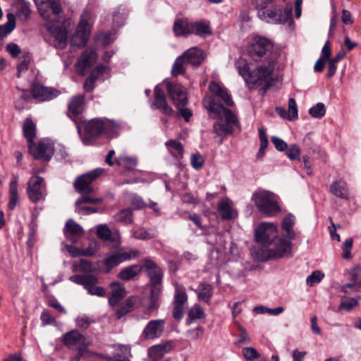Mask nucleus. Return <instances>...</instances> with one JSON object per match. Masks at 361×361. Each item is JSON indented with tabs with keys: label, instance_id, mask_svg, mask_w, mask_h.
<instances>
[{
	"label": "nucleus",
	"instance_id": "1",
	"mask_svg": "<svg viewBox=\"0 0 361 361\" xmlns=\"http://www.w3.org/2000/svg\"><path fill=\"white\" fill-rule=\"evenodd\" d=\"M273 44L267 38L255 37L247 48L249 56L255 61L264 63L251 71L246 61L239 59L235 62V67L239 74L246 82L253 85L270 86L272 80L271 74L276 67V54L273 53Z\"/></svg>",
	"mask_w": 361,
	"mask_h": 361
},
{
	"label": "nucleus",
	"instance_id": "2",
	"mask_svg": "<svg viewBox=\"0 0 361 361\" xmlns=\"http://www.w3.org/2000/svg\"><path fill=\"white\" fill-rule=\"evenodd\" d=\"M255 238L258 243L252 249V254L255 259L260 262L269 259H276L283 257H270L262 259L263 255H269L270 251L276 252L279 245L278 231L276 226L273 223H262L255 229Z\"/></svg>",
	"mask_w": 361,
	"mask_h": 361
},
{
	"label": "nucleus",
	"instance_id": "3",
	"mask_svg": "<svg viewBox=\"0 0 361 361\" xmlns=\"http://www.w3.org/2000/svg\"><path fill=\"white\" fill-rule=\"evenodd\" d=\"M205 108L210 112H213L220 119L214 123V131L218 135L231 134L235 129L240 128V123L236 115L231 110L224 107L221 104L216 103L213 99H204L203 100Z\"/></svg>",
	"mask_w": 361,
	"mask_h": 361
},
{
	"label": "nucleus",
	"instance_id": "4",
	"mask_svg": "<svg viewBox=\"0 0 361 361\" xmlns=\"http://www.w3.org/2000/svg\"><path fill=\"white\" fill-rule=\"evenodd\" d=\"M49 7L53 17L42 13V17L47 20L45 27L47 31L54 37V47L63 49L67 46L68 30L65 24L61 20L62 9L59 0H49Z\"/></svg>",
	"mask_w": 361,
	"mask_h": 361
},
{
	"label": "nucleus",
	"instance_id": "5",
	"mask_svg": "<svg viewBox=\"0 0 361 361\" xmlns=\"http://www.w3.org/2000/svg\"><path fill=\"white\" fill-rule=\"evenodd\" d=\"M104 171L103 169L97 168L76 178L74 182V188L82 195L75 202L77 207L84 203L99 204L102 202L103 199L102 197L94 195V188L92 183L101 176Z\"/></svg>",
	"mask_w": 361,
	"mask_h": 361
},
{
	"label": "nucleus",
	"instance_id": "6",
	"mask_svg": "<svg viewBox=\"0 0 361 361\" xmlns=\"http://www.w3.org/2000/svg\"><path fill=\"white\" fill-rule=\"evenodd\" d=\"M295 224V216L293 214H288L283 220L281 227L283 234L279 238V245L276 252L270 251L269 255H263L262 259H267L270 257H285L289 255L292 250V240L295 236L293 230Z\"/></svg>",
	"mask_w": 361,
	"mask_h": 361
},
{
	"label": "nucleus",
	"instance_id": "7",
	"mask_svg": "<svg viewBox=\"0 0 361 361\" xmlns=\"http://www.w3.org/2000/svg\"><path fill=\"white\" fill-rule=\"evenodd\" d=\"M277 199L275 194L264 190H257L252 196L259 212L267 216H274L281 211Z\"/></svg>",
	"mask_w": 361,
	"mask_h": 361
},
{
	"label": "nucleus",
	"instance_id": "8",
	"mask_svg": "<svg viewBox=\"0 0 361 361\" xmlns=\"http://www.w3.org/2000/svg\"><path fill=\"white\" fill-rule=\"evenodd\" d=\"M269 4L264 5L262 8H255L257 11V16L262 20L269 23L283 24L292 21V5L287 4L284 9H277L276 7H269Z\"/></svg>",
	"mask_w": 361,
	"mask_h": 361
},
{
	"label": "nucleus",
	"instance_id": "9",
	"mask_svg": "<svg viewBox=\"0 0 361 361\" xmlns=\"http://www.w3.org/2000/svg\"><path fill=\"white\" fill-rule=\"evenodd\" d=\"M139 255L140 252L137 250L125 251L121 249L114 252L107 253L104 255L103 260L102 271L106 274L109 273L114 267L118 266L121 263L137 258Z\"/></svg>",
	"mask_w": 361,
	"mask_h": 361
},
{
	"label": "nucleus",
	"instance_id": "10",
	"mask_svg": "<svg viewBox=\"0 0 361 361\" xmlns=\"http://www.w3.org/2000/svg\"><path fill=\"white\" fill-rule=\"evenodd\" d=\"M27 146L29 153L37 160L49 161L54 152V144L49 138H42L37 142L34 141Z\"/></svg>",
	"mask_w": 361,
	"mask_h": 361
},
{
	"label": "nucleus",
	"instance_id": "11",
	"mask_svg": "<svg viewBox=\"0 0 361 361\" xmlns=\"http://www.w3.org/2000/svg\"><path fill=\"white\" fill-rule=\"evenodd\" d=\"M111 125L109 120L93 118L85 124V133L82 142L86 145H92L93 140L100 136L104 131H107Z\"/></svg>",
	"mask_w": 361,
	"mask_h": 361
},
{
	"label": "nucleus",
	"instance_id": "12",
	"mask_svg": "<svg viewBox=\"0 0 361 361\" xmlns=\"http://www.w3.org/2000/svg\"><path fill=\"white\" fill-rule=\"evenodd\" d=\"M90 21L91 13L88 11H85L81 15L76 32L71 39L72 45L75 47L86 45L91 33Z\"/></svg>",
	"mask_w": 361,
	"mask_h": 361
},
{
	"label": "nucleus",
	"instance_id": "13",
	"mask_svg": "<svg viewBox=\"0 0 361 361\" xmlns=\"http://www.w3.org/2000/svg\"><path fill=\"white\" fill-rule=\"evenodd\" d=\"M69 280L78 285L82 286L87 293L92 295L104 297L106 294L104 288L96 286L98 279L92 275H74L71 276Z\"/></svg>",
	"mask_w": 361,
	"mask_h": 361
},
{
	"label": "nucleus",
	"instance_id": "14",
	"mask_svg": "<svg viewBox=\"0 0 361 361\" xmlns=\"http://www.w3.org/2000/svg\"><path fill=\"white\" fill-rule=\"evenodd\" d=\"M45 183L43 178L39 176H32L27 183V195L32 202H37L45 197Z\"/></svg>",
	"mask_w": 361,
	"mask_h": 361
},
{
	"label": "nucleus",
	"instance_id": "15",
	"mask_svg": "<svg viewBox=\"0 0 361 361\" xmlns=\"http://www.w3.org/2000/svg\"><path fill=\"white\" fill-rule=\"evenodd\" d=\"M141 267L149 278V286H162L163 271L150 258L141 261Z\"/></svg>",
	"mask_w": 361,
	"mask_h": 361
},
{
	"label": "nucleus",
	"instance_id": "16",
	"mask_svg": "<svg viewBox=\"0 0 361 361\" xmlns=\"http://www.w3.org/2000/svg\"><path fill=\"white\" fill-rule=\"evenodd\" d=\"M166 322L164 319H152L150 320L142 332V336L145 340H154L160 338L164 331Z\"/></svg>",
	"mask_w": 361,
	"mask_h": 361
},
{
	"label": "nucleus",
	"instance_id": "17",
	"mask_svg": "<svg viewBox=\"0 0 361 361\" xmlns=\"http://www.w3.org/2000/svg\"><path fill=\"white\" fill-rule=\"evenodd\" d=\"M166 85L168 93L176 107L187 105L188 98L186 91L181 85L167 82Z\"/></svg>",
	"mask_w": 361,
	"mask_h": 361
},
{
	"label": "nucleus",
	"instance_id": "18",
	"mask_svg": "<svg viewBox=\"0 0 361 361\" xmlns=\"http://www.w3.org/2000/svg\"><path fill=\"white\" fill-rule=\"evenodd\" d=\"M350 276V283L343 285L341 288V291L349 294L351 292L358 290L361 287V267L356 265L348 270Z\"/></svg>",
	"mask_w": 361,
	"mask_h": 361
},
{
	"label": "nucleus",
	"instance_id": "19",
	"mask_svg": "<svg viewBox=\"0 0 361 361\" xmlns=\"http://www.w3.org/2000/svg\"><path fill=\"white\" fill-rule=\"evenodd\" d=\"M188 300V296L185 288L181 285H176V291L173 301V317L176 319H180L182 317L184 304Z\"/></svg>",
	"mask_w": 361,
	"mask_h": 361
},
{
	"label": "nucleus",
	"instance_id": "20",
	"mask_svg": "<svg viewBox=\"0 0 361 361\" xmlns=\"http://www.w3.org/2000/svg\"><path fill=\"white\" fill-rule=\"evenodd\" d=\"M63 233L68 240L75 244L83 236L84 230L80 224L70 219L66 222Z\"/></svg>",
	"mask_w": 361,
	"mask_h": 361
},
{
	"label": "nucleus",
	"instance_id": "21",
	"mask_svg": "<svg viewBox=\"0 0 361 361\" xmlns=\"http://www.w3.org/2000/svg\"><path fill=\"white\" fill-rule=\"evenodd\" d=\"M150 293L148 298H145L142 306L148 312L157 310L159 307V300L161 295L162 286H149Z\"/></svg>",
	"mask_w": 361,
	"mask_h": 361
},
{
	"label": "nucleus",
	"instance_id": "22",
	"mask_svg": "<svg viewBox=\"0 0 361 361\" xmlns=\"http://www.w3.org/2000/svg\"><path fill=\"white\" fill-rule=\"evenodd\" d=\"M152 107L160 110L162 114L167 116L171 115L173 111L166 102L164 91L159 86L154 88V101Z\"/></svg>",
	"mask_w": 361,
	"mask_h": 361
},
{
	"label": "nucleus",
	"instance_id": "23",
	"mask_svg": "<svg viewBox=\"0 0 361 361\" xmlns=\"http://www.w3.org/2000/svg\"><path fill=\"white\" fill-rule=\"evenodd\" d=\"M59 94V92L56 90L39 84L34 85L32 88V97L42 102L52 99L56 97Z\"/></svg>",
	"mask_w": 361,
	"mask_h": 361
},
{
	"label": "nucleus",
	"instance_id": "24",
	"mask_svg": "<svg viewBox=\"0 0 361 361\" xmlns=\"http://www.w3.org/2000/svg\"><path fill=\"white\" fill-rule=\"evenodd\" d=\"M97 54L95 50L87 49L80 57L76 67L80 74L84 75L86 68L92 66L96 61Z\"/></svg>",
	"mask_w": 361,
	"mask_h": 361
},
{
	"label": "nucleus",
	"instance_id": "25",
	"mask_svg": "<svg viewBox=\"0 0 361 361\" xmlns=\"http://www.w3.org/2000/svg\"><path fill=\"white\" fill-rule=\"evenodd\" d=\"M218 211L224 220H230L236 216L233 202L228 197L222 198L218 204Z\"/></svg>",
	"mask_w": 361,
	"mask_h": 361
},
{
	"label": "nucleus",
	"instance_id": "26",
	"mask_svg": "<svg viewBox=\"0 0 361 361\" xmlns=\"http://www.w3.org/2000/svg\"><path fill=\"white\" fill-rule=\"evenodd\" d=\"M111 294L109 298V303L111 306H116L125 297L126 294L124 286L118 282L111 283Z\"/></svg>",
	"mask_w": 361,
	"mask_h": 361
},
{
	"label": "nucleus",
	"instance_id": "27",
	"mask_svg": "<svg viewBox=\"0 0 361 361\" xmlns=\"http://www.w3.org/2000/svg\"><path fill=\"white\" fill-rule=\"evenodd\" d=\"M182 56L187 63H190L192 66L200 65L204 59L203 51L196 47L185 51Z\"/></svg>",
	"mask_w": 361,
	"mask_h": 361
},
{
	"label": "nucleus",
	"instance_id": "28",
	"mask_svg": "<svg viewBox=\"0 0 361 361\" xmlns=\"http://www.w3.org/2000/svg\"><path fill=\"white\" fill-rule=\"evenodd\" d=\"M84 341V336L78 331L72 330L63 335L62 341L68 348L80 344Z\"/></svg>",
	"mask_w": 361,
	"mask_h": 361
},
{
	"label": "nucleus",
	"instance_id": "29",
	"mask_svg": "<svg viewBox=\"0 0 361 361\" xmlns=\"http://www.w3.org/2000/svg\"><path fill=\"white\" fill-rule=\"evenodd\" d=\"M194 291L197 293L200 301L209 304L213 295L214 288L209 283H201Z\"/></svg>",
	"mask_w": 361,
	"mask_h": 361
},
{
	"label": "nucleus",
	"instance_id": "30",
	"mask_svg": "<svg viewBox=\"0 0 361 361\" xmlns=\"http://www.w3.org/2000/svg\"><path fill=\"white\" fill-rule=\"evenodd\" d=\"M209 88L212 92L220 98L227 106H233V102L226 89L221 87L218 83L212 82Z\"/></svg>",
	"mask_w": 361,
	"mask_h": 361
},
{
	"label": "nucleus",
	"instance_id": "31",
	"mask_svg": "<svg viewBox=\"0 0 361 361\" xmlns=\"http://www.w3.org/2000/svg\"><path fill=\"white\" fill-rule=\"evenodd\" d=\"M173 32L176 36H185L192 32L191 22L187 19H178L173 24Z\"/></svg>",
	"mask_w": 361,
	"mask_h": 361
},
{
	"label": "nucleus",
	"instance_id": "32",
	"mask_svg": "<svg viewBox=\"0 0 361 361\" xmlns=\"http://www.w3.org/2000/svg\"><path fill=\"white\" fill-rule=\"evenodd\" d=\"M191 28L192 30L191 34H195L201 37H206L212 33L209 24L202 20L191 22Z\"/></svg>",
	"mask_w": 361,
	"mask_h": 361
},
{
	"label": "nucleus",
	"instance_id": "33",
	"mask_svg": "<svg viewBox=\"0 0 361 361\" xmlns=\"http://www.w3.org/2000/svg\"><path fill=\"white\" fill-rule=\"evenodd\" d=\"M23 133L27 141V145L34 142L36 136V125L30 118H27L23 121Z\"/></svg>",
	"mask_w": 361,
	"mask_h": 361
},
{
	"label": "nucleus",
	"instance_id": "34",
	"mask_svg": "<svg viewBox=\"0 0 361 361\" xmlns=\"http://www.w3.org/2000/svg\"><path fill=\"white\" fill-rule=\"evenodd\" d=\"M141 264H133L125 267L118 274V278L123 281H130L134 279L142 270Z\"/></svg>",
	"mask_w": 361,
	"mask_h": 361
},
{
	"label": "nucleus",
	"instance_id": "35",
	"mask_svg": "<svg viewBox=\"0 0 361 361\" xmlns=\"http://www.w3.org/2000/svg\"><path fill=\"white\" fill-rule=\"evenodd\" d=\"M137 301L136 297L128 298L125 302L123 303L116 310V316L118 319L125 316L126 314L132 312L134 310L135 305Z\"/></svg>",
	"mask_w": 361,
	"mask_h": 361
},
{
	"label": "nucleus",
	"instance_id": "36",
	"mask_svg": "<svg viewBox=\"0 0 361 361\" xmlns=\"http://www.w3.org/2000/svg\"><path fill=\"white\" fill-rule=\"evenodd\" d=\"M330 192L335 196L342 199H348L349 197L346 183L341 180L334 182L330 185Z\"/></svg>",
	"mask_w": 361,
	"mask_h": 361
},
{
	"label": "nucleus",
	"instance_id": "37",
	"mask_svg": "<svg viewBox=\"0 0 361 361\" xmlns=\"http://www.w3.org/2000/svg\"><path fill=\"white\" fill-rule=\"evenodd\" d=\"M18 201V178L13 177L9 184V202L8 207L10 210H13Z\"/></svg>",
	"mask_w": 361,
	"mask_h": 361
},
{
	"label": "nucleus",
	"instance_id": "38",
	"mask_svg": "<svg viewBox=\"0 0 361 361\" xmlns=\"http://www.w3.org/2000/svg\"><path fill=\"white\" fill-rule=\"evenodd\" d=\"M166 147L168 148L170 154L176 159H181L183 157V146L178 140H169L165 143Z\"/></svg>",
	"mask_w": 361,
	"mask_h": 361
},
{
	"label": "nucleus",
	"instance_id": "39",
	"mask_svg": "<svg viewBox=\"0 0 361 361\" xmlns=\"http://www.w3.org/2000/svg\"><path fill=\"white\" fill-rule=\"evenodd\" d=\"M84 95L80 94L72 97L68 104V110L73 115L81 114L84 108Z\"/></svg>",
	"mask_w": 361,
	"mask_h": 361
},
{
	"label": "nucleus",
	"instance_id": "40",
	"mask_svg": "<svg viewBox=\"0 0 361 361\" xmlns=\"http://www.w3.org/2000/svg\"><path fill=\"white\" fill-rule=\"evenodd\" d=\"M116 163L128 171H133L137 164V159L133 157L119 156L116 159Z\"/></svg>",
	"mask_w": 361,
	"mask_h": 361
},
{
	"label": "nucleus",
	"instance_id": "41",
	"mask_svg": "<svg viewBox=\"0 0 361 361\" xmlns=\"http://www.w3.org/2000/svg\"><path fill=\"white\" fill-rule=\"evenodd\" d=\"M114 218L118 222L128 224L133 221V212L130 209H124L118 212Z\"/></svg>",
	"mask_w": 361,
	"mask_h": 361
},
{
	"label": "nucleus",
	"instance_id": "42",
	"mask_svg": "<svg viewBox=\"0 0 361 361\" xmlns=\"http://www.w3.org/2000/svg\"><path fill=\"white\" fill-rule=\"evenodd\" d=\"M253 311L256 314H269L271 315H279L283 312L284 308L283 307H277L276 308H269L265 306H257L255 307Z\"/></svg>",
	"mask_w": 361,
	"mask_h": 361
},
{
	"label": "nucleus",
	"instance_id": "43",
	"mask_svg": "<svg viewBox=\"0 0 361 361\" xmlns=\"http://www.w3.org/2000/svg\"><path fill=\"white\" fill-rule=\"evenodd\" d=\"M187 62L184 59L183 56L181 55L178 56L172 67L171 73L174 76H177L178 75L183 74L185 70V64Z\"/></svg>",
	"mask_w": 361,
	"mask_h": 361
},
{
	"label": "nucleus",
	"instance_id": "44",
	"mask_svg": "<svg viewBox=\"0 0 361 361\" xmlns=\"http://www.w3.org/2000/svg\"><path fill=\"white\" fill-rule=\"evenodd\" d=\"M97 235L102 240H111V231L106 224H99L97 227Z\"/></svg>",
	"mask_w": 361,
	"mask_h": 361
},
{
	"label": "nucleus",
	"instance_id": "45",
	"mask_svg": "<svg viewBox=\"0 0 361 361\" xmlns=\"http://www.w3.org/2000/svg\"><path fill=\"white\" fill-rule=\"evenodd\" d=\"M204 316V310L199 305H194L188 313V322L191 321L203 318Z\"/></svg>",
	"mask_w": 361,
	"mask_h": 361
},
{
	"label": "nucleus",
	"instance_id": "46",
	"mask_svg": "<svg viewBox=\"0 0 361 361\" xmlns=\"http://www.w3.org/2000/svg\"><path fill=\"white\" fill-rule=\"evenodd\" d=\"M309 114L314 118H321L326 114L325 105L319 102L309 109Z\"/></svg>",
	"mask_w": 361,
	"mask_h": 361
},
{
	"label": "nucleus",
	"instance_id": "47",
	"mask_svg": "<svg viewBox=\"0 0 361 361\" xmlns=\"http://www.w3.org/2000/svg\"><path fill=\"white\" fill-rule=\"evenodd\" d=\"M286 154L290 160H299L300 159V149L296 144L290 145L286 149Z\"/></svg>",
	"mask_w": 361,
	"mask_h": 361
},
{
	"label": "nucleus",
	"instance_id": "48",
	"mask_svg": "<svg viewBox=\"0 0 361 361\" xmlns=\"http://www.w3.org/2000/svg\"><path fill=\"white\" fill-rule=\"evenodd\" d=\"M30 63V53H25L23 56V59L20 63L18 65L17 77L20 78L22 72L26 71L29 68Z\"/></svg>",
	"mask_w": 361,
	"mask_h": 361
},
{
	"label": "nucleus",
	"instance_id": "49",
	"mask_svg": "<svg viewBox=\"0 0 361 361\" xmlns=\"http://www.w3.org/2000/svg\"><path fill=\"white\" fill-rule=\"evenodd\" d=\"M324 277V274L320 271H314L306 279L307 285L313 286L314 284L319 283Z\"/></svg>",
	"mask_w": 361,
	"mask_h": 361
},
{
	"label": "nucleus",
	"instance_id": "50",
	"mask_svg": "<svg viewBox=\"0 0 361 361\" xmlns=\"http://www.w3.org/2000/svg\"><path fill=\"white\" fill-rule=\"evenodd\" d=\"M204 163V158L200 153L192 154L190 157V164L192 168L199 170L202 168Z\"/></svg>",
	"mask_w": 361,
	"mask_h": 361
},
{
	"label": "nucleus",
	"instance_id": "51",
	"mask_svg": "<svg viewBox=\"0 0 361 361\" xmlns=\"http://www.w3.org/2000/svg\"><path fill=\"white\" fill-rule=\"evenodd\" d=\"M242 354L246 360H251L252 358H259L260 354L252 347H246L242 349Z\"/></svg>",
	"mask_w": 361,
	"mask_h": 361
},
{
	"label": "nucleus",
	"instance_id": "52",
	"mask_svg": "<svg viewBox=\"0 0 361 361\" xmlns=\"http://www.w3.org/2000/svg\"><path fill=\"white\" fill-rule=\"evenodd\" d=\"M133 236L140 240H149L155 237V235L149 233L145 228H140L133 232Z\"/></svg>",
	"mask_w": 361,
	"mask_h": 361
},
{
	"label": "nucleus",
	"instance_id": "53",
	"mask_svg": "<svg viewBox=\"0 0 361 361\" xmlns=\"http://www.w3.org/2000/svg\"><path fill=\"white\" fill-rule=\"evenodd\" d=\"M288 120L291 121L298 118V107L293 98L288 99Z\"/></svg>",
	"mask_w": 361,
	"mask_h": 361
},
{
	"label": "nucleus",
	"instance_id": "54",
	"mask_svg": "<svg viewBox=\"0 0 361 361\" xmlns=\"http://www.w3.org/2000/svg\"><path fill=\"white\" fill-rule=\"evenodd\" d=\"M353 240L350 238L345 240L342 245L343 257L344 259H350L351 257V250L353 248Z\"/></svg>",
	"mask_w": 361,
	"mask_h": 361
},
{
	"label": "nucleus",
	"instance_id": "55",
	"mask_svg": "<svg viewBox=\"0 0 361 361\" xmlns=\"http://www.w3.org/2000/svg\"><path fill=\"white\" fill-rule=\"evenodd\" d=\"M14 28L15 23L10 20L5 24L0 25V38L7 36Z\"/></svg>",
	"mask_w": 361,
	"mask_h": 361
},
{
	"label": "nucleus",
	"instance_id": "56",
	"mask_svg": "<svg viewBox=\"0 0 361 361\" xmlns=\"http://www.w3.org/2000/svg\"><path fill=\"white\" fill-rule=\"evenodd\" d=\"M77 326L81 329H87L93 322V320L86 315L78 317L75 319Z\"/></svg>",
	"mask_w": 361,
	"mask_h": 361
},
{
	"label": "nucleus",
	"instance_id": "57",
	"mask_svg": "<svg viewBox=\"0 0 361 361\" xmlns=\"http://www.w3.org/2000/svg\"><path fill=\"white\" fill-rule=\"evenodd\" d=\"M130 203L132 206L136 209H141L146 207V204L145 203L142 198L136 194L132 195L130 197Z\"/></svg>",
	"mask_w": 361,
	"mask_h": 361
},
{
	"label": "nucleus",
	"instance_id": "58",
	"mask_svg": "<svg viewBox=\"0 0 361 361\" xmlns=\"http://www.w3.org/2000/svg\"><path fill=\"white\" fill-rule=\"evenodd\" d=\"M97 38L104 46L110 44L115 39L114 35L110 32H101Z\"/></svg>",
	"mask_w": 361,
	"mask_h": 361
},
{
	"label": "nucleus",
	"instance_id": "59",
	"mask_svg": "<svg viewBox=\"0 0 361 361\" xmlns=\"http://www.w3.org/2000/svg\"><path fill=\"white\" fill-rule=\"evenodd\" d=\"M92 269V262L86 259H80L79 264L73 266V271H87Z\"/></svg>",
	"mask_w": 361,
	"mask_h": 361
},
{
	"label": "nucleus",
	"instance_id": "60",
	"mask_svg": "<svg viewBox=\"0 0 361 361\" xmlns=\"http://www.w3.org/2000/svg\"><path fill=\"white\" fill-rule=\"evenodd\" d=\"M271 140L278 151L283 152L288 148L287 143L282 139L273 136Z\"/></svg>",
	"mask_w": 361,
	"mask_h": 361
},
{
	"label": "nucleus",
	"instance_id": "61",
	"mask_svg": "<svg viewBox=\"0 0 361 361\" xmlns=\"http://www.w3.org/2000/svg\"><path fill=\"white\" fill-rule=\"evenodd\" d=\"M158 345H153L149 348L148 353L150 357L154 360L161 359L164 356L161 349H158Z\"/></svg>",
	"mask_w": 361,
	"mask_h": 361
},
{
	"label": "nucleus",
	"instance_id": "62",
	"mask_svg": "<svg viewBox=\"0 0 361 361\" xmlns=\"http://www.w3.org/2000/svg\"><path fill=\"white\" fill-rule=\"evenodd\" d=\"M6 49L13 58L17 57L21 51L20 47L15 43H8Z\"/></svg>",
	"mask_w": 361,
	"mask_h": 361
},
{
	"label": "nucleus",
	"instance_id": "63",
	"mask_svg": "<svg viewBox=\"0 0 361 361\" xmlns=\"http://www.w3.org/2000/svg\"><path fill=\"white\" fill-rule=\"evenodd\" d=\"M106 69V66H97L95 68H94L92 70V71L91 72V74L89 76V78H92L94 80V81L96 82V80L101 76L102 75V74L104 73V71Z\"/></svg>",
	"mask_w": 361,
	"mask_h": 361
},
{
	"label": "nucleus",
	"instance_id": "64",
	"mask_svg": "<svg viewBox=\"0 0 361 361\" xmlns=\"http://www.w3.org/2000/svg\"><path fill=\"white\" fill-rule=\"evenodd\" d=\"M357 299L350 298L349 300L343 301L339 305V309H345L348 311H350L353 307H355L357 305Z\"/></svg>",
	"mask_w": 361,
	"mask_h": 361
}]
</instances>
